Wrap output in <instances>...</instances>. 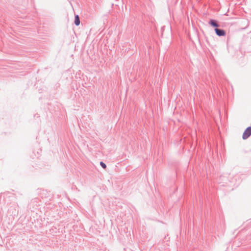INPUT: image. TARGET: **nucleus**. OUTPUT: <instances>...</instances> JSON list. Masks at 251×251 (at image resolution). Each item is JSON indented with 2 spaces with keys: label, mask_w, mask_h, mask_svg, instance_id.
I'll return each mask as SVG.
<instances>
[{
  "label": "nucleus",
  "mask_w": 251,
  "mask_h": 251,
  "mask_svg": "<svg viewBox=\"0 0 251 251\" xmlns=\"http://www.w3.org/2000/svg\"><path fill=\"white\" fill-rule=\"evenodd\" d=\"M75 24L76 25H78L80 24L79 16L77 15L75 16Z\"/></svg>",
  "instance_id": "3"
},
{
  "label": "nucleus",
  "mask_w": 251,
  "mask_h": 251,
  "mask_svg": "<svg viewBox=\"0 0 251 251\" xmlns=\"http://www.w3.org/2000/svg\"><path fill=\"white\" fill-rule=\"evenodd\" d=\"M251 135V127L249 126L247 127L246 130L244 131L242 138L243 139L245 140L248 138Z\"/></svg>",
  "instance_id": "1"
},
{
  "label": "nucleus",
  "mask_w": 251,
  "mask_h": 251,
  "mask_svg": "<svg viewBox=\"0 0 251 251\" xmlns=\"http://www.w3.org/2000/svg\"><path fill=\"white\" fill-rule=\"evenodd\" d=\"M215 31L216 34L219 36H225L226 35V32L224 30L215 28Z\"/></svg>",
  "instance_id": "2"
},
{
  "label": "nucleus",
  "mask_w": 251,
  "mask_h": 251,
  "mask_svg": "<svg viewBox=\"0 0 251 251\" xmlns=\"http://www.w3.org/2000/svg\"><path fill=\"white\" fill-rule=\"evenodd\" d=\"M210 24L214 27H218L219 25L217 24L216 21L213 20H211L210 21Z\"/></svg>",
  "instance_id": "4"
},
{
  "label": "nucleus",
  "mask_w": 251,
  "mask_h": 251,
  "mask_svg": "<svg viewBox=\"0 0 251 251\" xmlns=\"http://www.w3.org/2000/svg\"><path fill=\"white\" fill-rule=\"evenodd\" d=\"M100 164L103 168H104V169L106 168V166L103 162H100Z\"/></svg>",
  "instance_id": "5"
}]
</instances>
